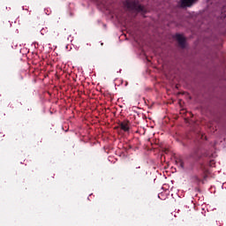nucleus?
I'll return each instance as SVG.
<instances>
[{
	"mask_svg": "<svg viewBox=\"0 0 226 226\" xmlns=\"http://www.w3.org/2000/svg\"><path fill=\"white\" fill-rule=\"evenodd\" d=\"M124 7L134 12H141V13L147 12V10L146 9V7L140 4L138 0H125V2H124Z\"/></svg>",
	"mask_w": 226,
	"mask_h": 226,
	"instance_id": "1",
	"label": "nucleus"
},
{
	"mask_svg": "<svg viewBox=\"0 0 226 226\" xmlns=\"http://www.w3.org/2000/svg\"><path fill=\"white\" fill-rule=\"evenodd\" d=\"M118 126H120V130L124 131V132H128L130 131V121L124 120L118 123Z\"/></svg>",
	"mask_w": 226,
	"mask_h": 226,
	"instance_id": "2",
	"label": "nucleus"
},
{
	"mask_svg": "<svg viewBox=\"0 0 226 226\" xmlns=\"http://www.w3.org/2000/svg\"><path fill=\"white\" fill-rule=\"evenodd\" d=\"M176 40L179 47H181V49L185 48V38L182 34H176Z\"/></svg>",
	"mask_w": 226,
	"mask_h": 226,
	"instance_id": "3",
	"label": "nucleus"
},
{
	"mask_svg": "<svg viewBox=\"0 0 226 226\" xmlns=\"http://www.w3.org/2000/svg\"><path fill=\"white\" fill-rule=\"evenodd\" d=\"M197 0H180V7H191Z\"/></svg>",
	"mask_w": 226,
	"mask_h": 226,
	"instance_id": "4",
	"label": "nucleus"
},
{
	"mask_svg": "<svg viewBox=\"0 0 226 226\" xmlns=\"http://www.w3.org/2000/svg\"><path fill=\"white\" fill-rule=\"evenodd\" d=\"M176 162L180 169L185 170V162L182 159H178Z\"/></svg>",
	"mask_w": 226,
	"mask_h": 226,
	"instance_id": "5",
	"label": "nucleus"
},
{
	"mask_svg": "<svg viewBox=\"0 0 226 226\" xmlns=\"http://www.w3.org/2000/svg\"><path fill=\"white\" fill-rule=\"evenodd\" d=\"M191 157L196 159L199 157V149H195L193 153L191 154Z\"/></svg>",
	"mask_w": 226,
	"mask_h": 226,
	"instance_id": "6",
	"label": "nucleus"
},
{
	"mask_svg": "<svg viewBox=\"0 0 226 226\" xmlns=\"http://www.w3.org/2000/svg\"><path fill=\"white\" fill-rule=\"evenodd\" d=\"M214 165H215V161L214 160L210 161L209 162V166L214 167Z\"/></svg>",
	"mask_w": 226,
	"mask_h": 226,
	"instance_id": "7",
	"label": "nucleus"
},
{
	"mask_svg": "<svg viewBox=\"0 0 226 226\" xmlns=\"http://www.w3.org/2000/svg\"><path fill=\"white\" fill-rule=\"evenodd\" d=\"M136 174L137 175H140V171H136Z\"/></svg>",
	"mask_w": 226,
	"mask_h": 226,
	"instance_id": "8",
	"label": "nucleus"
},
{
	"mask_svg": "<svg viewBox=\"0 0 226 226\" xmlns=\"http://www.w3.org/2000/svg\"><path fill=\"white\" fill-rule=\"evenodd\" d=\"M136 170H140V167H136Z\"/></svg>",
	"mask_w": 226,
	"mask_h": 226,
	"instance_id": "9",
	"label": "nucleus"
},
{
	"mask_svg": "<svg viewBox=\"0 0 226 226\" xmlns=\"http://www.w3.org/2000/svg\"><path fill=\"white\" fill-rule=\"evenodd\" d=\"M41 34H43V29L41 30Z\"/></svg>",
	"mask_w": 226,
	"mask_h": 226,
	"instance_id": "10",
	"label": "nucleus"
}]
</instances>
